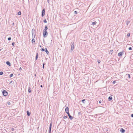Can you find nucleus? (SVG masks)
Returning <instances> with one entry per match:
<instances>
[{
  "label": "nucleus",
  "mask_w": 133,
  "mask_h": 133,
  "mask_svg": "<svg viewBox=\"0 0 133 133\" xmlns=\"http://www.w3.org/2000/svg\"><path fill=\"white\" fill-rule=\"evenodd\" d=\"M72 44L71 45V52H72V51H73L74 48V42H73L72 43H71Z\"/></svg>",
  "instance_id": "1"
},
{
  "label": "nucleus",
  "mask_w": 133,
  "mask_h": 133,
  "mask_svg": "<svg viewBox=\"0 0 133 133\" xmlns=\"http://www.w3.org/2000/svg\"><path fill=\"white\" fill-rule=\"evenodd\" d=\"M2 94L4 96H6L8 94V92L6 90H3V91H2Z\"/></svg>",
  "instance_id": "2"
},
{
  "label": "nucleus",
  "mask_w": 133,
  "mask_h": 133,
  "mask_svg": "<svg viewBox=\"0 0 133 133\" xmlns=\"http://www.w3.org/2000/svg\"><path fill=\"white\" fill-rule=\"evenodd\" d=\"M42 16L43 17L44 16L45 13V11L44 8L42 10Z\"/></svg>",
  "instance_id": "3"
},
{
  "label": "nucleus",
  "mask_w": 133,
  "mask_h": 133,
  "mask_svg": "<svg viewBox=\"0 0 133 133\" xmlns=\"http://www.w3.org/2000/svg\"><path fill=\"white\" fill-rule=\"evenodd\" d=\"M43 35L44 37L45 36L48 35V32L47 31H43Z\"/></svg>",
  "instance_id": "4"
},
{
  "label": "nucleus",
  "mask_w": 133,
  "mask_h": 133,
  "mask_svg": "<svg viewBox=\"0 0 133 133\" xmlns=\"http://www.w3.org/2000/svg\"><path fill=\"white\" fill-rule=\"evenodd\" d=\"M67 114H68V115L69 118L71 120L73 118V117L71 116V115H70V114L69 112H68L67 113Z\"/></svg>",
  "instance_id": "5"
},
{
  "label": "nucleus",
  "mask_w": 133,
  "mask_h": 133,
  "mask_svg": "<svg viewBox=\"0 0 133 133\" xmlns=\"http://www.w3.org/2000/svg\"><path fill=\"white\" fill-rule=\"evenodd\" d=\"M124 54L123 52L122 51L121 52L118 54V56H121L122 55H123Z\"/></svg>",
  "instance_id": "6"
},
{
  "label": "nucleus",
  "mask_w": 133,
  "mask_h": 133,
  "mask_svg": "<svg viewBox=\"0 0 133 133\" xmlns=\"http://www.w3.org/2000/svg\"><path fill=\"white\" fill-rule=\"evenodd\" d=\"M44 51L46 52V54L48 55H49V53L48 51L47 50V49L46 48H45L44 49Z\"/></svg>",
  "instance_id": "7"
},
{
  "label": "nucleus",
  "mask_w": 133,
  "mask_h": 133,
  "mask_svg": "<svg viewBox=\"0 0 133 133\" xmlns=\"http://www.w3.org/2000/svg\"><path fill=\"white\" fill-rule=\"evenodd\" d=\"M51 127H52V123L51 122L50 124V126H49V133H51Z\"/></svg>",
  "instance_id": "8"
},
{
  "label": "nucleus",
  "mask_w": 133,
  "mask_h": 133,
  "mask_svg": "<svg viewBox=\"0 0 133 133\" xmlns=\"http://www.w3.org/2000/svg\"><path fill=\"white\" fill-rule=\"evenodd\" d=\"M120 132H121L122 133H124L125 131V130L123 129V128H121L120 130Z\"/></svg>",
  "instance_id": "9"
},
{
  "label": "nucleus",
  "mask_w": 133,
  "mask_h": 133,
  "mask_svg": "<svg viewBox=\"0 0 133 133\" xmlns=\"http://www.w3.org/2000/svg\"><path fill=\"white\" fill-rule=\"evenodd\" d=\"M65 111L66 112V113L68 112H69V108L68 107H66L65 108Z\"/></svg>",
  "instance_id": "10"
},
{
  "label": "nucleus",
  "mask_w": 133,
  "mask_h": 133,
  "mask_svg": "<svg viewBox=\"0 0 133 133\" xmlns=\"http://www.w3.org/2000/svg\"><path fill=\"white\" fill-rule=\"evenodd\" d=\"M6 63L7 65H9V66H11V64L8 61H7L6 62Z\"/></svg>",
  "instance_id": "11"
},
{
  "label": "nucleus",
  "mask_w": 133,
  "mask_h": 133,
  "mask_svg": "<svg viewBox=\"0 0 133 133\" xmlns=\"http://www.w3.org/2000/svg\"><path fill=\"white\" fill-rule=\"evenodd\" d=\"M38 53H36V57L35 58V60H36L38 58Z\"/></svg>",
  "instance_id": "12"
},
{
  "label": "nucleus",
  "mask_w": 133,
  "mask_h": 133,
  "mask_svg": "<svg viewBox=\"0 0 133 133\" xmlns=\"http://www.w3.org/2000/svg\"><path fill=\"white\" fill-rule=\"evenodd\" d=\"M97 23V22L96 21H94V22H92V24L93 25H95L96 24V23Z\"/></svg>",
  "instance_id": "13"
},
{
  "label": "nucleus",
  "mask_w": 133,
  "mask_h": 133,
  "mask_svg": "<svg viewBox=\"0 0 133 133\" xmlns=\"http://www.w3.org/2000/svg\"><path fill=\"white\" fill-rule=\"evenodd\" d=\"M47 29H48L47 26L46 25H45V29L43 31H47Z\"/></svg>",
  "instance_id": "14"
},
{
  "label": "nucleus",
  "mask_w": 133,
  "mask_h": 133,
  "mask_svg": "<svg viewBox=\"0 0 133 133\" xmlns=\"http://www.w3.org/2000/svg\"><path fill=\"white\" fill-rule=\"evenodd\" d=\"M26 112L27 113V115L28 116H30V113L28 111H27Z\"/></svg>",
  "instance_id": "15"
},
{
  "label": "nucleus",
  "mask_w": 133,
  "mask_h": 133,
  "mask_svg": "<svg viewBox=\"0 0 133 133\" xmlns=\"http://www.w3.org/2000/svg\"><path fill=\"white\" fill-rule=\"evenodd\" d=\"M28 92L29 93H30L31 91V89L29 87L28 88Z\"/></svg>",
  "instance_id": "16"
},
{
  "label": "nucleus",
  "mask_w": 133,
  "mask_h": 133,
  "mask_svg": "<svg viewBox=\"0 0 133 133\" xmlns=\"http://www.w3.org/2000/svg\"><path fill=\"white\" fill-rule=\"evenodd\" d=\"M130 23V21H127L126 22V24L127 26L128 25L129 23Z\"/></svg>",
  "instance_id": "17"
},
{
  "label": "nucleus",
  "mask_w": 133,
  "mask_h": 133,
  "mask_svg": "<svg viewBox=\"0 0 133 133\" xmlns=\"http://www.w3.org/2000/svg\"><path fill=\"white\" fill-rule=\"evenodd\" d=\"M108 99L110 100H111L112 99V97L111 96H109L108 98Z\"/></svg>",
  "instance_id": "18"
},
{
  "label": "nucleus",
  "mask_w": 133,
  "mask_h": 133,
  "mask_svg": "<svg viewBox=\"0 0 133 133\" xmlns=\"http://www.w3.org/2000/svg\"><path fill=\"white\" fill-rule=\"evenodd\" d=\"M35 40L34 38H33L32 40V43H35Z\"/></svg>",
  "instance_id": "19"
},
{
  "label": "nucleus",
  "mask_w": 133,
  "mask_h": 133,
  "mask_svg": "<svg viewBox=\"0 0 133 133\" xmlns=\"http://www.w3.org/2000/svg\"><path fill=\"white\" fill-rule=\"evenodd\" d=\"M126 75V76H128V77L129 78H130V75L129 74H127Z\"/></svg>",
  "instance_id": "20"
},
{
  "label": "nucleus",
  "mask_w": 133,
  "mask_h": 133,
  "mask_svg": "<svg viewBox=\"0 0 133 133\" xmlns=\"http://www.w3.org/2000/svg\"><path fill=\"white\" fill-rule=\"evenodd\" d=\"M82 102L83 103H85V99H83V100H82Z\"/></svg>",
  "instance_id": "21"
},
{
  "label": "nucleus",
  "mask_w": 133,
  "mask_h": 133,
  "mask_svg": "<svg viewBox=\"0 0 133 133\" xmlns=\"http://www.w3.org/2000/svg\"><path fill=\"white\" fill-rule=\"evenodd\" d=\"M21 11H19L18 12V15H21Z\"/></svg>",
  "instance_id": "22"
},
{
  "label": "nucleus",
  "mask_w": 133,
  "mask_h": 133,
  "mask_svg": "<svg viewBox=\"0 0 133 133\" xmlns=\"http://www.w3.org/2000/svg\"><path fill=\"white\" fill-rule=\"evenodd\" d=\"M3 74V72L2 71H1L0 72V75H2Z\"/></svg>",
  "instance_id": "23"
},
{
  "label": "nucleus",
  "mask_w": 133,
  "mask_h": 133,
  "mask_svg": "<svg viewBox=\"0 0 133 133\" xmlns=\"http://www.w3.org/2000/svg\"><path fill=\"white\" fill-rule=\"evenodd\" d=\"M130 34L129 33H128L127 35V36L128 37H129L130 36Z\"/></svg>",
  "instance_id": "24"
},
{
  "label": "nucleus",
  "mask_w": 133,
  "mask_h": 133,
  "mask_svg": "<svg viewBox=\"0 0 133 133\" xmlns=\"http://www.w3.org/2000/svg\"><path fill=\"white\" fill-rule=\"evenodd\" d=\"M43 22L44 23H46L47 22L46 19H45L44 20Z\"/></svg>",
  "instance_id": "25"
},
{
  "label": "nucleus",
  "mask_w": 133,
  "mask_h": 133,
  "mask_svg": "<svg viewBox=\"0 0 133 133\" xmlns=\"http://www.w3.org/2000/svg\"><path fill=\"white\" fill-rule=\"evenodd\" d=\"M44 65H45V63H43V69H44Z\"/></svg>",
  "instance_id": "26"
},
{
  "label": "nucleus",
  "mask_w": 133,
  "mask_h": 133,
  "mask_svg": "<svg viewBox=\"0 0 133 133\" xmlns=\"http://www.w3.org/2000/svg\"><path fill=\"white\" fill-rule=\"evenodd\" d=\"M132 48L131 47H130L128 49L129 50H132Z\"/></svg>",
  "instance_id": "27"
},
{
  "label": "nucleus",
  "mask_w": 133,
  "mask_h": 133,
  "mask_svg": "<svg viewBox=\"0 0 133 133\" xmlns=\"http://www.w3.org/2000/svg\"><path fill=\"white\" fill-rule=\"evenodd\" d=\"M11 25H14V23L13 22H11Z\"/></svg>",
  "instance_id": "28"
},
{
  "label": "nucleus",
  "mask_w": 133,
  "mask_h": 133,
  "mask_svg": "<svg viewBox=\"0 0 133 133\" xmlns=\"http://www.w3.org/2000/svg\"><path fill=\"white\" fill-rule=\"evenodd\" d=\"M11 39V37H9L8 38V40H9V41H10V40Z\"/></svg>",
  "instance_id": "29"
},
{
  "label": "nucleus",
  "mask_w": 133,
  "mask_h": 133,
  "mask_svg": "<svg viewBox=\"0 0 133 133\" xmlns=\"http://www.w3.org/2000/svg\"><path fill=\"white\" fill-rule=\"evenodd\" d=\"M13 75L12 74H11L10 75V77H12L13 76Z\"/></svg>",
  "instance_id": "30"
},
{
  "label": "nucleus",
  "mask_w": 133,
  "mask_h": 133,
  "mask_svg": "<svg viewBox=\"0 0 133 133\" xmlns=\"http://www.w3.org/2000/svg\"><path fill=\"white\" fill-rule=\"evenodd\" d=\"M41 51H44V49L43 48H42L41 49Z\"/></svg>",
  "instance_id": "31"
},
{
  "label": "nucleus",
  "mask_w": 133,
  "mask_h": 133,
  "mask_svg": "<svg viewBox=\"0 0 133 133\" xmlns=\"http://www.w3.org/2000/svg\"><path fill=\"white\" fill-rule=\"evenodd\" d=\"M116 81H113V82H112V83H113V84H115V83H116Z\"/></svg>",
  "instance_id": "32"
},
{
  "label": "nucleus",
  "mask_w": 133,
  "mask_h": 133,
  "mask_svg": "<svg viewBox=\"0 0 133 133\" xmlns=\"http://www.w3.org/2000/svg\"><path fill=\"white\" fill-rule=\"evenodd\" d=\"M67 116H64L63 117V118L64 119H66L67 118Z\"/></svg>",
  "instance_id": "33"
},
{
  "label": "nucleus",
  "mask_w": 133,
  "mask_h": 133,
  "mask_svg": "<svg viewBox=\"0 0 133 133\" xmlns=\"http://www.w3.org/2000/svg\"><path fill=\"white\" fill-rule=\"evenodd\" d=\"M12 45L14 46L15 45V43L14 42H13L12 43Z\"/></svg>",
  "instance_id": "34"
},
{
  "label": "nucleus",
  "mask_w": 133,
  "mask_h": 133,
  "mask_svg": "<svg viewBox=\"0 0 133 133\" xmlns=\"http://www.w3.org/2000/svg\"><path fill=\"white\" fill-rule=\"evenodd\" d=\"M74 13H75V14H77V11H75Z\"/></svg>",
  "instance_id": "35"
},
{
  "label": "nucleus",
  "mask_w": 133,
  "mask_h": 133,
  "mask_svg": "<svg viewBox=\"0 0 133 133\" xmlns=\"http://www.w3.org/2000/svg\"><path fill=\"white\" fill-rule=\"evenodd\" d=\"M11 130L12 131H13L14 130V128H11Z\"/></svg>",
  "instance_id": "36"
},
{
  "label": "nucleus",
  "mask_w": 133,
  "mask_h": 133,
  "mask_svg": "<svg viewBox=\"0 0 133 133\" xmlns=\"http://www.w3.org/2000/svg\"><path fill=\"white\" fill-rule=\"evenodd\" d=\"M98 62L99 63L101 62V61L100 60H98Z\"/></svg>",
  "instance_id": "37"
},
{
  "label": "nucleus",
  "mask_w": 133,
  "mask_h": 133,
  "mask_svg": "<svg viewBox=\"0 0 133 133\" xmlns=\"http://www.w3.org/2000/svg\"><path fill=\"white\" fill-rule=\"evenodd\" d=\"M8 104L9 105H10L11 104V103L10 102H8Z\"/></svg>",
  "instance_id": "38"
},
{
  "label": "nucleus",
  "mask_w": 133,
  "mask_h": 133,
  "mask_svg": "<svg viewBox=\"0 0 133 133\" xmlns=\"http://www.w3.org/2000/svg\"><path fill=\"white\" fill-rule=\"evenodd\" d=\"M12 82V81H10V82L9 83L10 84V83H11Z\"/></svg>",
  "instance_id": "39"
},
{
  "label": "nucleus",
  "mask_w": 133,
  "mask_h": 133,
  "mask_svg": "<svg viewBox=\"0 0 133 133\" xmlns=\"http://www.w3.org/2000/svg\"><path fill=\"white\" fill-rule=\"evenodd\" d=\"M131 117H133V114H132L131 115Z\"/></svg>",
  "instance_id": "40"
},
{
  "label": "nucleus",
  "mask_w": 133,
  "mask_h": 133,
  "mask_svg": "<svg viewBox=\"0 0 133 133\" xmlns=\"http://www.w3.org/2000/svg\"><path fill=\"white\" fill-rule=\"evenodd\" d=\"M108 129H109L108 128H107V129H106V130L107 131H108Z\"/></svg>",
  "instance_id": "41"
},
{
  "label": "nucleus",
  "mask_w": 133,
  "mask_h": 133,
  "mask_svg": "<svg viewBox=\"0 0 133 133\" xmlns=\"http://www.w3.org/2000/svg\"><path fill=\"white\" fill-rule=\"evenodd\" d=\"M113 51V50H110V52H112V51Z\"/></svg>",
  "instance_id": "42"
},
{
  "label": "nucleus",
  "mask_w": 133,
  "mask_h": 133,
  "mask_svg": "<svg viewBox=\"0 0 133 133\" xmlns=\"http://www.w3.org/2000/svg\"><path fill=\"white\" fill-rule=\"evenodd\" d=\"M99 102L100 103H101V101H99Z\"/></svg>",
  "instance_id": "43"
},
{
  "label": "nucleus",
  "mask_w": 133,
  "mask_h": 133,
  "mask_svg": "<svg viewBox=\"0 0 133 133\" xmlns=\"http://www.w3.org/2000/svg\"><path fill=\"white\" fill-rule=\"evenodd\" d=\"M47 2L48 3H49V0H47Z\"/></svg>",
  "instance_id": "44"
},
{
  "label": "nucleus",
  "mask_w": 133,
  "mask_h": 133,
  "mask_svg": "<svg viewBox=\"0 0 133 133\" xmlns=\"http://www.w3.org/2000/svg\"><path fill=\"white\" fill-rule=\"evenodd\" d=\"M42 88L43 87V86L42 85H41L40 86Z\"/></svg>",
  "instance_id": "45"
},
{
  "label": "nucleus",
  "mask_w": 133,
  "mask_h": 133,
  "mask_svg": "<svg viewBox=\"0 0 133 133\" xmlns=\"http://www.w3.org/2000/svg\"><path fill=\"white\" fill-rule=\"evenodd\" d=\"M22 69L21 68H20V69H19V70H22Z\"/></svg>",
  "instance_id": "46"
},
{
  "label": "nucleus",
  "mask_w": 133,
  "mask_h": 133,
  "mask_svg": "<svg viewBox=\"0 0 133 133\" xmlns=\"http://www.w3.org/2000/svg\"><path fill=\"white\" fill-rule=\"evenodd\" d=\"M131 7H132V8H133L132 10H133V5L132 6H131Z\"/></svg>",
  "instance_id": "47"
},
{
  "label": "nucleus",
  "mask_w": 133,
  "mask_h": 133,
  "mask_svg": "<svg viewBox=\"0 0 133 133\" xmlns=\"http://www.w3.org/2000/svg\"><path fill=\"white\" fill-rule=\"evenodd\" d=\"M39 46L40 47H41V46L40 45H39Z\"/></svg>",
  "instance_id": "48"
},
{
  "label": "nucleus",
  "mask_w": 133,
  "mask_h": 133,
  "mask_svg": "<svg viewBox=\"0 0 133 133\" xmlns=\"http://www.w3.org/2000/svg\"><path fill=\"white\" fill-rule=\"evenodd\" d=\"M1 51V49H0V51Z\"/></svg>",
  "instance_id": "49"
}]
</instances>
